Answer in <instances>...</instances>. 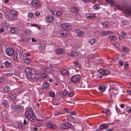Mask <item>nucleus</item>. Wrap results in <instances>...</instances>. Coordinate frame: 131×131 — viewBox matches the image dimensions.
Masks as SVG:
<instances>
[{
    "label": "nucleus",
    "instance_id": "f257e3e1",
    "mask_svg": "<svg viewBox=\"0 0 131 131\" xmlns=\"http://www.w3.org/2000/svg\"><path fill=\"white\" fill-rule=\"evenodd\" d=\"M18 13L17 11L13 10L10 11L9 15L6 13L5 14V16L6 18L9 20L14 21L16 19Z\"/></svg>",
    "mask_w": 131,
    "mask_h": 131
},
{
    "label": "nucleus",
    "instance_id": "f03ea898",
    "mask_svg": "<svg viewBox=\"0 0 131 131\" xmlns=\"http://www.w3.org/2000/svg\"><path fill=\"white\" fill-rule=\"evenodd\" d=\"M25 72L27 77L33 79L35 77L36 72L35 70L32 68H27L25 69Z\"/></svg>",
    "mask_w": 131,
    "mask_h": 131
},
{
    "label": "nucleus",
    "instance_id": "7ed1b4c3",
    "mask_svg": "<svg viewBox=\"0 0 131 131\" xmlns=\"http://www.w3.org/2000/svg\"><path fill=\"white\" fill-rule=\"evenodd\" d=\"M117 8L119 10H123L124 12V14H125L126 16L129 18V16H131V7L127 6L125 8L120 6H118Z\"/></svg>",
    "mask_w": 131,
    "mask_h": 131
},
{
    "label": "nucleus",
    "instance_id": "20e7f679",
    "mask_svg": "<svg viewBox=\"0 0 131 131\" xmlns=\"http://www.w3.org/2000/svg\"><path fill=\"white\" fill-rule=\"evenodd\" d=\"M25 115L26 118L30 122H33L36 119V116L34 112H25Z\"/></svg>",
    "mask_w": 131,
    "mask_h": 131
},
{
    "label": "nucleus",
    "instance_id": "39448f33",
    "mask_svg": "<svg viewBox=\"0 0 131 131\" xmlns=\"http://www.w3.org/2000/svg\"><path fill=\"white\" fill-rule=\"evenodd\" d=\"M71 125V124L70 123L67 122L62 123L60 125V126L62 128L66 129L70 128Z\"/></svg>",
    "mask_w": 131,
    "mask_h": 131
},
{
    "label": "nucleus",
    "instance_id": "423d86ee",
    "mask_svg": "<svg viewBox=\"0 0 131 131\" xmlns=\"http://www.w3.org/2000/svg\"><path fill=\"white\" fill-rule=\"evenodd\" d=\"M80 78V75H75L73 76L71 78V81L73 82H75L79 81Z\"/></svg>",
    "mask_w": 131,
    "mask_h": 131
},
{
    "label": "nucleus",
    "instance_id": "0eeeda50",
    "mask_svg": "<svg viewBox=\"0 0 131 131\" xmlns=\"http://www.w3.org/2000/svg\"><path fill=\"white\" fill-rule=\"evenodd\" d=\"M5 52L7 55L8 56H12L13 54L14 51L12 48H9L6 49Z\"/></svg>",
    "mask_w": 131,
    "mask_h": 131
},
{
    "label": "nucleus",
    "instance_id": "6e6552de",
    "mask_svg": "<svg viewBox=\"0 0 131 131\" xmlns=\"http://www.w3.org/2000/svg\"><path fill=\"white\" fill-rule=\"evenodd\" d=\"M62 26L64 29L68 31L69 30H71L72 28L71 25L68 23H66L63 24Z\"/></svg>",
    "mask_w": 131,
    "mask_h": 131
},
{
    "label": "nucleus",
    "instance_id": "1a4fd4ad",
    "mask_svg": "<svg viewBox=\"0 0 131 131\" xmlns=\"http://www.w3.org/2000/svg\"><path fill=\"white\" fill-rule=\"evenodd\" d=\"M69 33V31L64 29L63 30H61L60 32L61 36L64 37L68 35Z\"/></svg>",
    "mask_w": 131,
    "mask_h": 131
},
{
    "label": "nucleus",
    "instance_id": "9d476101",
    "mask_svg": "<svg viewBox=\"0 0 131 131\" xmlns=\"http://www.w3.org/2000/svg\"><path fill=\"white\" fill-rule=\"evenodd\" d=\"M22 107L20 105H17L15 106L14 108V111L18 113L21 112L22 110Z\"/></svg>",
    "mask_w": 131,
    "mask_h": 131
},
{
    "label": "nucleus",
    "instance_id": "9b49d317",
    "mask_svg": "<svg viewBox=\"0 0 131 131\" xmlns=\"http://www.w3.org/2000/svg\"><path fill=\"white\" fill-rule=\"evenodd\" d=\"M109 126L105 123L101 124L99 126V129L98 130H102L104 129H106Z\"/></svg>",
    "mask_w": 131,
    "mask_h": 131
},
{
    "label": "nucleus",
    "instance_id": "f8f14e48",
    "mask_svg": "<svg viewBox=\"0 0 131 131\" xmlns=\"http://www.w3.org/2000/svg\"><path fill=\"white\" fill-rule=\"evenodd\" d=\"M54 19V16L51 15L47 16L46 18V20L49 23L53 21Z\"/></svg>",
    "mask_w": 131,
    "mask_h": 131
},
{
    "label": "nucleus",
    "instance_id": "ddd939ff",
    "mask_svg": "<svg viewBox=\"0 0 131 131\" xmlns=\"http://www.w3.org/2000/svg\"><path fill=\"white\" fill-rule=\"evenodd\" d=\"M32 5L36 7H38L40 6V3L37 0H33L31 2Z\"/></svg>",
    "mask_w": 131,
    "mask_h": 131
},
{
    "label": "nucleus",
    "instance_id": "4468645a",
    "mask_svg": "<svg viewBox=\"0 0 131 131\" xmlns=\"http://www.w3.org/2000/svg\"><path fill=\"white\" fill-rule=\"evenodd\" d=\"M10 30L12 33L14 34H16L18 31V28L15 27H10Z\"/></svg>",
    "mask_w": 131,
    "mask_h": 131
},
{
    "label": "nucleus",
    "instance_id": "2eb2a0df",
    "mask_svg": "<svg viewBox=\"0 0 131 131\" xmlns=\"http://www.w3.org/2000/svg\"><path fill=\"white\" fill-rule=\"evenodd\" d=\"M46 127L48 128L53 129H56L57 128V126L56 125L49 123H47Z\"/></svg>",
    "mask_w": 131,
    "mask_h": 131
},
{
    "label": "nucleus",
    "instance_id": "dca6fc26",
    "mask_svg": "<svg viewBox=\"0 0 131 131\" xmlns=\"http://www.w3.org/2000/svg\"><path fill=\"white\" fill-rule=\"evenodd\" d=\"M61 74L63 76H67L68 75L69 73V71L66 69H64L62 70L61 71Z\"/></svg>",
    "mask_w": 131,
    "mask_h": 131
},
{
    "label": "nucleus",
    "instance_id": "f3484780",
    "mask_svg": "<svg viewBox=\"0 0 131 131\" xmlns=\"http://www.w3.org/2000/svg\"><path fill=\"white\" fill-rule=\"evenodd\" d=\"M85 16L87 18L89 19H92L94 18V15L93 14L88 13L86 14Z\"/></svg>",
    "mask_w": 131,
    "mask_h": 131
},
{
    "label": "nucleus",
    "instance_id": "a211bd4d",
    "mask_svg": "<svg viewBox=\"0 0 131 131\" xmlns=\"http://www.w3.org/2000/svg\"><path fill=\"white\" fill-rule=\"evenodd\" d=\"M4 64L6 67H10L12 66V63L8 61H6L4 63Z\"/></svg>",
    "mask_w": 131,
    "mask_h": 131
},
{
    "label": "nucleus",
    "instance_id": "6ab92c4d",
    "mask_svg": "<svg viewBox=\"0 0 131 131\" xmlns=\"http://www.w3.org/2000/svg\"><path fill=\"white\" fill-rule=\"evenodd\" d=\"M108 71L107 70L104 69L101 70V75H106L108 74Z\"/></svg>",
    "mask_w": 131,
    "mask_h": 131
},
{
    "label": "nucleus",
    "instance_id": "aec40b11",
    "mask_svg": "<svg viewBox=\"0 0 131 131\" xmlns=\"http://www.w3.org/2000/svg\"><path fill=\"white\" fill-rule=\"evenodd\" d=\"M10 90V88L9 86H6L4 87L3 89V92L4 93H7Z\"/></svg>",
    "mask_w": 131,
    "mask_h": 131
},
{
    "label": "nucleus",
    "instance_id": "412c9836",
    "mask_svg": "<svg viewBox=\"0 0 131 131\" xmlns=\"http://www.w3.org/2000/svg\"><path fill=\"white\" fill-rule=\"evenodd\" d=\"M76 32L77 34V35L79 37H82L84 35L83 32L82 31H80L79 30H76Z\"/></svg>",
    "mask_w": 131,
    "mask_h": 131
},
{
    "label": "nucleus",
    "instance_id": "4be33fe9",
    "mask_svg": "<svg viewBox=\"0 0 131 131\" xmlns=\"http://www.w3.org/2000/svg\"><path fill=\"white\" fill-rule=\"evenodd\" d=\"M17 95L15 94H13L10 96L9 99L10 100L14 101L16 98Z\"/></svg>",
    "mask_w": 131,
    "mask_h": 131
},
{
    "label": "nucleus",
    "instance_id": "5701e85b",
    "mask_svg": "<svg viewBox=\"0 0 131 131\" xmlns=\"http://www.w3.org/2000/svg\"><path fill=\"white\" fill-rule=\"evenodd\" d=\"M105 87L104 85L100 86L98 88L99 91L101 92H102L104 91L105 90Z\"/></svg>",
    "mask_w": 131,
    "mask_h": 131
},
{
    "label": "nucleus",
    "instance_id": "b1692460",
    "mask_svg": "<svg viewBox=\"0 0 131 131\" xmlns=\"http://www.w3.org/2000/svg\"><path fill=\"white\" fill-rule=\"evenodd\" d=\"M49 11L53 15H55V13L56 12L54 8L51 7Z\"/></svg>",
    "mask_w": 131,
    "mask_h": 131
},
{
    "label": "nucleus",
    "instance_id": "393cba45",
    "mask_svg": "<svg viewBox=\"0 0 131 131\" xmlns=\"http://www.w3.org/2000/svg\"><path fill=\"white\" fill-rule=\"evenodd\" d=\"M79 63V61L78 60H76L74 62V66L77 68H80V66Z\"/></svg>",
    "mask_w": 131,
    "mask_h": 131
},
{
    "label": "nucleus",
    "instance_id": "a878e982",
    "mask_svg": "<svg viewBox=\"0 0 131 131\" xmlns=\"http://www.w3.org/2000/svg\"><path fill=\"white\" fill-rule=\"evenodd\" d=\"M63 51L64 50L62 49H59L56 50V53L57 54H60L62 53Z\"/></svg>",
    "mask_w": 131,
    "mask_h": 131
},
{
    "label": "nucleus",
    "instance_id": "bb28decb",
    "mask_svg": "<svg viewBox=\"0 0 131 131\" xmlns=\"http://www.w3.org/2000/svg\"><path fill=\"white\" fill-rule=\"evenodd\" d=\"M108 39H110L111 40H114L117 39V37L114 35L110 36H108Z\"/></svg>",
    "mask_w": 131,
    "mask_h": 131
},
{
    "label": "nucleus",
    "instance_id": "cd10ccee",
    "mask_svg": "<svg viewBox=\"0 0 131 131\" xmlns=\"http://www.w3.org/2000/svg\"><path fill=\"white\" fill-rule=\"evenodd\" d=\"M101 23L104 27L107 28L110 26L109 23L107 22H103Z\"/></svg>",
    "mask_w": 131,
    "mask_h": 131
},
{
    "label": "nucleus",
    "instance_id": "c85d7f7f",
    "mask_svg": "<svg viewBox=\"0 0 131 131\" xmlns=\"http://www.w3.org/2000/svg\"><path fill=\"white\" fill-rule=\"evenodd\" d=\"M2 105L5 107H8L9 106L8 103L7 101L5 100L3 101L2 103Z\"/></svg>",
    "mask_w": 131,
    "mask_h": 131
},
{
    "label": "nucleus",
    "instance_id": "c756f323",
    "mask_svg": "<svg viewBox=\"0 0 131 131\" xmlns=\"http://www.w3.org/2000/svg\"><path fill=\"white\" fill-rule=\"evenodd\" d=\"M49 84L48 83L45 82L43 83V89H45L48 87Z\"/></svg>",
    "mask_w": 131,
    "mask_h": 131
},
{
    "label": "nucleus",
    "instance_id": "7c9ffc66",
    "mask_svg": "<svg viewBox=\"0 0 131 131\" xmlns=\"http://www.w3.org/2000/svg\"><path fill=\"white\" fill-rule=\"evenodd\" d=\"M70 10L74 13H77L79 11V10L77 8L75 7L71 8Z\"/></svg>",
    "mask_w": 131,
    "mask_h": 131
},
{
    "label": "nucleus",
    "instance_id": "2f4dec72",
    "mask_svg": "<svg viewBox=\"0 0 131 131\" xmlns=\"http://www.w3.org/2000/svg\"><path fill=\"white\" fill-rule=\"evenodd\" d=\"M24 62L27 64H29L31 62V60L30 59L26 58L24 59Z\"/></svg>",
    "mask_w": 131,
    "mask_h": 131
},
{
    "label": "nucleus",
    "instance_id": "473e14b6",
    "mask_svg": "<svg viewBox=\"0 0 131 131\" xmlns=\"http://www.w3.org/2000/svg\"><path fill=\"white\" fill-rule=\"evenodd\" d=\"M46 47V46L44 45H41L39 47V49L40 50H45Z\"/></svg>",
    "mask_w": 131,
    "mask_h": 131
},
{
    "label": "nucleus",
    "instance_id": "72a5a7b5",
    "mask_svg": "<svg viewBox=\"0 0 131 131\" xmlns=\"http://www.w3.org/2000/svg\"><path fill=\"white\" fill-rule=\"evenodd\" d=\"M97 42V40L94 38L91 39L89 41V43L92 44H93Z\"/></svg>",
    "mask_w": 131,
    "mask_h": 131
},
{
    "label": "nucleus",
    "instance_id": "f704fd0d",
    "mask_svg": "<svg viewBox=\"0 0 131 131\" xmlns=\"http://www.w3.org/2000/svg\"><path fill=\"white\" fill-rule=\"evenodd\" d=\"M106 3L112 5L114 4V2L113 0H106Z\"/></svg>",
    "mask_w": 131,
    "mask_h": 131
},
{
    "label": "nucleus",
    "instance_id": "c9c22d12",
    "mask_svg": "<svg viewBox=\"0 0 131 131\" xmlns=\"http://www.w3.org/2000/svg\"><path fill=\"white\" fill-rule=\"evenodd\" d=\"M43 70V71L47 73H50V69L48 68L44 67Z\"/></svg>",
    "mask_w": 131,
    "mask_h": 131
},
{
    "label": "nucleus",
    "instance_id": "e433bc0d",
    "mask_svg": "<svg viewBox=\"0 0 131 131\" xmlns=\"http://www.w3.org/2000/svg\"><path fill=\"white\" fill-rule=\"evenodd\" d=\"M25 34L27 35H29L32 33L31 31L30 30H27L25 32Z\"/></svg>",
    "mask_w": 131,
    "mask_h": 131
},
{
    "label": "nucleus",
    "instance_id": "4c0bfd02",
    "mask_svg": "<svg viewBox=\"0 0 131 131\" xmlns=\"http://www.w3.org/2000/svg\"><path fill=\"white\" fill-rule=\"evenodd\" d=\"M105 35H108L113 34L114 32H113L110 31H104Z\"/></svg>",
    "mask_w": 131,
    "mask_h": 131
},
{
    "label": "nucleus",
    "instance_id": "58836bf2",
    "mask_svg": "<svg viewBox=\"0 0 131 131\" xmlns=\"http://www.w3.org/2000/svg\"><path fill=\"white\" fill-rule=\"evenodd\" d=\"M14 73L12 72H10L9 73H7L5 74V75L7 77H9L12 76L13 75Z\"/></svg>",
    "mask_w": 131,
    "mask_h": 131
},
{
    "label": "nucleus",
    "instance_id": "ea45409f",
    "mask_svg": "<svg viewBox=\"0 0 131 131\" xmlns=\"http://www.w3.org/2000/svg\"><path fill=\"white\" fill-rule=\"evenodd\" d=\"M62 13L60 11H56L55 13V15L57 16H59L61 15Z\"/></svg>",
    "mask_w": 131,
    "mask_h": 131
},
{
    "label": "nucleus",
    "instance_id": "a19ab883",
    "mask_svg": "<svg viewBox=\"0 0 131 131\" xmlns=\"http://www.w3.org/2000/svg\"><path fill=\"white\" fill-rule=\"evenodd\" d=\"M47 75L45 73H42L41 74V77L43 79H46L47 77Z\"/></svg>",
    "mask_w": 131,
    "mask_h": 131
},
{
    "label": "nucleus",
    "instance_id": "79ce46f5",
    "mask_svg": "<svg viewBox=\"0 0 131 131\" xmlns=\"http://www.w3.org/2000/svg\"><path fill=\"white\" fill-rule=\"evenodd\" d=\"M105 113L107 115H111L110 111L109 109L106 110Z\"/></svg>",
    "mask_w": 131,
    "mask_h": 131
},
{
    "label": "nucleus",
    "instance_id": "37998d69",
    "mask_svg": "<svg viewBox=\"0 0 131 131\" xmlns=\"http://www.w3.org/2000/svg\"><path fill=\"white\" fill-rule=\"evenodd\" d=\"M54 114L55 116H57L61 114V113L59 111H56L54 112Z\"/></svg>",
    "mask_w": 131,
    "mask_h": 131
},
{
    "label": "nucleus",
    "instance_id": "c03bdc74",
    "mask_svg": "<svg viewBox=\"0 0 131 131\" xmlns=\"http://www.w3.org/2000/svg\"><path fill=\"white\" fill-rule=\"evenodd\" d=\"M28 16L29 17L32 18L34 17V15L32 13L30 12L28 14Z\"/></svg>",
    "mask_w": 131,
    "mask_h": 131
},
{
    "label": "nucleus",
    "instance_id": "a18cd8bd",
    "mask_svg": "<svg viewBox=\"0 0 131 131\" xmlns=\"http://www.w3.org/2000/svg\"><path fill=\"white\" fill-rule=\"evenodd\" d=\"M49 95L50 96L52 97H54L55 96L54 93L52 92H50L49 93Z\"/></svg>",
    "mask_w": 131,
    "mask_h": 131
},
{
    "label": "nucleus",
    "instance_id": "49530a36",
    "mask_svg": "<svg viewBox=\"0 0 131 131\" xmlns=\"http://www.w3.org/2000/svg\"><path fill=\"white\" fill-rule=\"evenodd\" d=\"M31 55V54L29 53H24L23 54V56L25 57H26L28 56H30Z\"/></svg>",
    "mask_w": 131,
    "mask_h": 131
},
{
    "label": "nucleus",
    "instance_id": "de8ad7c7",
    "mask_svg": "<svg viewBox=\"0 0 131 131\" xmlns=\"http://www.w3.org/2000/svg\"><path fill=\"white\" fill-rule=\"evenodd\" d=\"M74 95V93L73 92H71L68 95L69 97H73Z\"/></svg>",
    "mask_w": 131,
    "mask_h": 131
},
{
    "label": "nucleus",
    "instance_id": "09e8293b",
    "mask_svg": "<svg viewBox=\"0 0 131 131\" xmlns=\"http://www.w3.org/2000/svg\"><path fill=\"white\" fill-rule=\"evenodd\" d=\"M33 112V111L32 109V108L31 107H29L28 109L26 110V112Z\"/></svg>",
    "mask_w": 131,
    "mask_h": 131
},
{
    "label": "nucleus",
    "instance_id": "8fccbe9b",
    "mask_svg": "<svg viewBox=\"0 0 131 131\" xmlns=\"http://www.w3.org/2000/svg\"><path fill=\"white\" fill-rule=\"evenodd\" d=\"M68 93V91L66 90H65L63 92V96H66L67 95Z\"/></svg>",
    "mask_w": 131,
    "mask_h": 131
},
{
    "label": "nucleus",
    "instance_id": "3c124183",
    "mask_svg": "<svg viewBox=\"0 0 131 131\" xmlns=\"http://www.w3.org/2000/svg\"><path fill=\"white\" fill-rule=\"evenodd\" d=\"M123 51H126V52H128L130 51V49L127 47H125L123 48Z\"/></svg>",
    "mask_w": 131,
    "mask_h": 131
},
{
    "label": "nucleus",
    "instance_id": "603ef678",
    "mask_svg": "<svg viewBox=\"0 0 131 131\" xmlns=\"http://www.w3.org/2000/svg\"><path fill=\"white\" fill-rule=\"evenodd\" d=\"M19 127L22 129H24L25 128V126L23 124H20L18 125Z\"/></svg>",
    "mask_w": 131,
    "mask_h": 131
},
{
    "label": "nucleus",
    "instance_id": "864d4df0",
    "mask_svg": "<svg viewBox=\"0 0 131 131\" xmlns=\"http://www.w3.org/2000/svg\"><path fill=\"white\" fill-rule=\"evenodd\" d=\"M99 8V5H96L93 6V8L94 9H98Z\"/></svg>",
    "mask_w": 131,
    "mask_h": 131
},
{
    "label": "nucleus",
    "instance_id": "5fc2aeb1",
    "mask_svg": "<svg viewBox=\"0 0 131 131\" xmlns=\"http://www.w3.org/2000/svg\"><path fill=\"white\" fill-rule=\"evenodd\" d=\"M129 67V65L127 63H125L124 64V68L125 69H127Z\"/></svg>",
    "mask_w": 131,
    "mask_h": 131
},
{
    "label": "nucleus",
    "instance_id": "6e6d98bb",
    "mask_svg": "<svg viewBox=\"0 0 131 131\" xmlns=\"http://www.w3.org/2000/svg\"><path fill=\"white\" fill-rule=\"evenodd\" d=\"M73 57H75V56H78L79 55V53L77 52H73Z\"/></svg>",
    "mask_w": 131,
    "mask_h": 131
},
{
    "label": "nucleus",
    "instance_id": "4d7b16f0",
    "mask_svg": "<svg viewBox=\"0 0 131 131\" xmlns=\"http://www.w3.org/2000/svg\"><path fill=\"white\" fill-rule=\"evenodd\" d=\"M18 54L17 53H15L14 55V60H16L18 58Z\"/></svg>",
    "mask_w": 131,
    "mask_h": 131
},
{
    "label": "nucleus",
    "instance_id": "13d9d810",
    "mask_svg": "<svg viewBox=\"0 0 131 131\" xmlns=\"http://www.w3.org/2000/svg\"><path fill=\"white\" fill-rule=\"evenodd\" d=\"M119 63L121 66H123V62L122 61L120 60L119 62Z\"/></svg>",
    "mask_w": 131,
    "mask_h": 131
},
{
    "label": "nucleus",
    "instance_id": "bf43d9fd",
    "mask_svg": "<svg viewBox=\"0 0 131 131\" xmlns=\"http://www.w3.org/2000/svg\"><path fill=\"white\" fill-rule=\"evenodd\" d=\"M73 52L69 53L68 54V56H71L73 57Z\"/></svg>",
    "mask_w": 131,
    "mask_h": 131
},
{
    "label": "nucleus",
    "instance_id": "052dcab7",
    "mask_svg": "<svg viewBox=\"0 0 131 131\" xmlns=\"http://www.w3.org/2000/svg\"><path fill=\"white\" fill-rule=\"evenodd\" d=\"M75 17L77 18L78 19L81 18V16L80 15L77 14L75 15Z\"/></svg>",
    "mask_w": 131,
    "mask_h": 131
},
{
    "label": "nucleus",
    "instance_id": "680f3d73",
    "mask_svg": "<svg viewBox=\"0 0 131 131\" xmlns=\"http://www.w3.org/2000/svg\"><path fill=\"white\" fill-rule=\"evenodd\" d=\"M35 15L36 16H38L40 15V13L38 11L36 12L35 13Z\"/></svg>",
    "mask_w": 131,
    "mask_h": 131
},
{
    "label": "nucleus",
    "instance_id": "e2e57ef3",
    "mask_svg": "<svg viewBox=\"0 0 131 131\" xmlns=\"http://www.w3.org/2000/svg\"><path fill=\"white\" fill-rule=\"evenodd\" d=\"M100 36H105V33L104 31L103 32H101L100 34Z\"/></svg>",
    "mask_w": 131,
    "mask_h": 131
},
{
    "label": "nucleus",
    "instance_id": "0e129e2a",
    "mask_svg": "<svg viewBox=\"0 0 131 131\" xmlns=\"http://www.w3.org/2000/svg\"><path fill=\"white\" fill-rule=\"evenodd\" d=\"M121 34L123 36H126L127 35L126 33L124 31L122 32L121 33Z\"/></svg>",
    "mask_w": 131,
    "mask_h": 131
},
{
    "label": "nucleus",
    "instance_id": "69168bd1",
    "mask_svg": "<svg viewBox=\"0 0 131 131\" xmlns=\"http://www.w3.org/2000/svg\"><path fill=\"white\" fill-rule=\"evenodd\" d=\"M3 78L2 77H0V82H2L4 81Z\"/></svg>",
    "mask_w": 131,
    "mask_h": 131
},
{
    "label": "nucleus",
    "instance_id": "338daca9",
    "mask_svg": "<svg viewBox=\"0 0 131 131\" xmlns=\"http://www.w3.org/2000/svg\"><path fill=\"white\" fill-rule=\"evenodd\" d=\"M107 103L110 104V106H111V104L112 103V101H107Z\"/></svg>",
    "mask_w": 131,
    "mask_h": 131
},
{
    "label": "nucleus",
    "instance_id": "774afa93",
    "mask_svg": "<svg viewBox=\"0 0 131 131\" xmlns=\"http://www.w3.org/2000/svg\"><path fill=\"white\" fill-rule=\"evenodd\" d=\"M127 112L128 113H131V107L128 110Z\"/></svg>",
    "mask_w": 131,
    "mask_h": 131
}]
</instances>
